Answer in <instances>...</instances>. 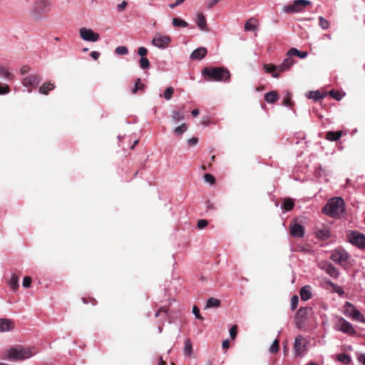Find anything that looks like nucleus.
Listing matches in <instances>:
<instances>
[{
	"label": "nucleus",
	"mask_w": 365,
	"mask_h": 365,
	"mask_svg": "<svg viewBox=\"0 0 365 365\" xmlns=\"http://www.w3.org/2000/svg\"><path fill=\"white\" fill-rule=\"evenodd\" d=\"M202 75L207 81L228 82L230 78V71L223 67H205L202 71Z\"/></svg>",
	"instance_id": "1"
},
{
	"label": "nucleus",
	"mask_w": 365,
	"mask_h": 365,
	"mask_svg": "<svg viewBox=\"0 0 365 365\" xmlns=\"http://www.w3.org/2000/svg\"><path fill=\"white\" fill-rule=\"evenodd\" d=\"M31 68L28 66H24L20 69L21 76V80L24 86L36 89L41 81V76L35 73H31Z\"/></svg>",
	"instance_id": "2"
},
{
	"label": "nucleus",
	"mask_w": 365,
	"mask_h": 365,
	"mask_svg": "<svg viewBox=\"0 0 365 365\" xmlns=\"http://www.w3.org/2000/svg\"><path fill=\"white\" fill-rule=\"evenodd\" d=\"M344 201L341 197H333L322 208V212L331 217H338L344 212Z\"/></svg>",
	"instance_id": "3"
},
{
	"label": "nucleus",
	"mask_w": 365,
	"mask_h": 365,
	"mask_svg": "<svg viewBox=\"0 0 365 365\" xmlns=\"http://www.w3.org/2000/svg\"><path fill=\"white\" fill-rule=\"evenodd\" d=\"M295 61L292 56L289 55V51L286 54L285 58L282 63L278 66L273 64H265L264 69L267 73H270L274 78H279V73L286 72L294 64Z\"/></svg>",
	"instance_id": "4"
},
{
	"label": "nucleus",
	"mask_w": 365,
	"mask_h": 365,
	"mask_svg": "<svg viewBox=\"0 0 365 365\" xmlns=\"http://www.w3.org/2000/svg\"><path fill=\"white\" fill-rule=\"evenodd\" d=\"M7 359L13 361H19L29 359L36 352L34 348L16 346L11 347L7 351Z\"/></svg>",
	"instance_id": "5"
},
{
	"label": "nucleus",
	"mask_w": 365,
	"mask_h": 365,
	"mask_svg": "<svg viewBox=\"0 0 365 365\" xmlns=\"http://www.w3.org/2000/svg\"><path fill=\"white\" fill-rule=\"evenodd\" d=\"M50 3L48 0H36L31 10V15L36 19H42L49 11Z\"/></svg>",
	"instance_id": "6"
},
{
	"label": "nucleus",
	"mask_w": 365,
	"mask_h": 365,
	"mask_svg": "<svg viewBox=\"0 0 365 365\" xmlns=\"http://www.w3.org/2000/svg\"><path fill=\"white\" fill-rule=\"evenodd\" d=\"M349 242L360 250L365 249V235L359 231H350L347 232Z\"/></svg>",
	"instance_id": "7"
},
{
	"label": "nucleus",
	"mask_w": 365,
	"mask_h": 365,
	"mask_svg": "<svg viewBox=\"0 0 365 365\" xmlns=\"http://www.w3.org/2000/svg\"><path fill=\"white\" fill-rule=\"evenodd\" d=\"M349 257V253L342 247L334 250L330 255V259L340 265L346 263Z\"/></svg>",
	"instance_id": "8"
},
{
	"label": "nucleus",
	"mask_w": 365,
	"mask_h": 365,
	"mask_svg": "<svg viewBox=\"0 0 365 365\" xmlns=\"http://www.w3.org/2000/svg\"><path fill=\"white\" fill-rule=\"evenodd\" d=\"M327 95H329L336 101H340L345 95V93H306V97L314 102H321Z\"/></svg>",
	"instance_id": "9"
},
{
	"label": "nucleus",
	"mask_w": 365,
	"mask_h": 365,
	"mask_svg": "<svg viewBox=\"0 0 365 365\" xmlns=\"http://www.w3.org/2000/svg\"><path fill=\"white\" fill-rule=\"evenodd\" d=\"M309 4L311 1L309 0H295L292 4L284 6L282 10L287 14L298 13Z\"/></svg>",
	"instance_id": "10"
},
{
	"label": "nucleus",
	"mask_w": 365,
	"mask_h": 365,
	"mask_svg": "<svg viewBox=\"0 0 365 365\" xmlns=\"http://www.w3.org/2000/svg\"><path fill=\"white\" fill-rule=\"evenodd\" d=\"M312 313L310 307H301L296 314V325L301 329Z\"/></svg>",
	"instance_id": "11"
},
{
	"label": "nucleus",
	"mask_w": 365,
	"mask_h": 365,
	"mask_svg": "<svg viewBox=\"0 0 365 365\" xmlns=\"http://www.w3.org/2000/svg\"><path fill=\"white\" fill-rule=\"evenodd\" d=\"M79 34L81 38L85 41L96 42L100 38L99 34L95 32L91 29L82 27L79 30Z\"/></svg>",
	"instance_id": "12"
},
{
	"label": "nucleus",
	"mask_w": 365,
	"mask_h": 365,
	"mask_svg": "<svg viewBox=\"0 0 365 365\" xmlns=\"http://www.w3.org/2000/svg\"><path fill=\"white\" fill-rule=\"evenodd\" d=\"M345 314L355 321L365 322L364 316L349 302H346L345 304Z\"/></svg>",
	"instance_id": "13"
},
{
	"label": "nucleus",
	"mask_w": 365,
	"mask_h": 365,
	"mask_svg": "<svg viewBox=\"0 0 365 365\" xmlns=\"http://www.w3.org/2000/svg\"><path fill=\"white\" fill-rule=\"evenodd\" d=\"M170 42L171 38L170 36H163L159 34L155 35L152 39L151 43L158 48L165 49Z\"/></svg>",
	"instance_id": "14"
},
{
	"label": "nucleus",
	"mask_w": 365,
	"mask_h": 365,
	"mask_svg": "<svg viewBox=\"0 0 365 365\" xmlns=\"http://www.w3.org/2000/svg\"><path fill=\"white\" fill-rule=\"evenodd\" d=\"M319 267L324 270L330 277L336 278L339 276V270L330 262L322 261L319 264Z\"/></svg>",
	"instance_id": "15"
},
{
	"label": "nucleus",
	"mask_w": 365,
	"mask_h": 365,
	"mask_svg": "<svg viewBox=\"0 0 365 365\" xmlns=\"http://www.w3.org/2000/svg\"><path fill=\"white\" fill-rule=\"evenodd\" d=\"M306 339L302 335H299L295 338L294 349L296 355H301L305 350Z\"/></svg>",
	"instance_id": "16"
},
{
	"label": "nucleus",
	"mask_w": 365,
	"mask_h": 365,
	"mask_svg": "<svg viewBox=\"0 0 365 365\" xmlns=\"http://www.w3.org/2000/svg\"><path fill=\"white\" fill-rule=\"evenodd\" d=\"M290 235L294 237H303L304 229L302 225L297 222H292L289 225Z\"/></svg>",
	"instance_id": "17"
},
{
	"label": "nucleus",
	"mask_w": 365,
	"mask_h": 365,
	"mask_svg": "<svg viewBox=\"0 0 365 365\" xmlns=\"http://www.w3.org/2000/svg\"><path fill=\"white\" fill-rule=\"evenodd\" d=\"M340 330L349 335H354L356 334V331L351 324L344 319L340 320Z\"/></svg>",
	"instance_id": "18"
},
{
	"label": "nucleus",
	"mask_w": 365,
	"mask_h": 365,
	"mask_svg": "<svg viewBox=\"0 0 365 365\" xmlns=\"http://www.w3.org/2000/svg\"><path fill=\"white\" fill-rule=\"evenodd\" d=\"M14 328V322L9 319H0V332L9 331Z\"/></svg>",
	"instance_id": "19"
},
{
	"label": "nucleus",
	"mask_w": 365,
	"mask_h": 365,
	"mask_svg": "<svg viewBox=\"0 0 365 365\" xmlns=\"http://www.w3.org/2000/svg\"><path fill=\"white\" fill-rule=\"evenodd\" d=\"M207 53V50L205 47H199L195 49L190 54V58L192 60H202L205 57Z\"/></svg>",
	"instance_id": "20"
},
{
	"label": "nucleus",
	"mask_w": 365,
	"mask_h": 365,
	"mask_svg": "<svg viewBox=\"0 0 365 365\" xmlns=\"http://www.w3.org/2000/svg\"><path fill=\"white\" fill-rule=\"evenodd\" d=\"M197 27L203 31H208L209 29L207 26V21L205 16L202 12H198L197 14V21H196Z\"/></svg>",
	"instance_id": "21"
},
{
	"label": "nucleus",
	"mask_w": 365,
	"mask_h": 365,
	"mask_svg": "<svg viewBox=\"0 0 365 365\" xmlns=\"http://www.w3.org/2000/svg\"><path fill=\"white\" fill-rule=\"evenodd\" d=\"M0 78L4 79L8 82L11 81L14 78V75L9 71V70L4 66L0 67Z\"/></svg>",
	"instance_id": "22"
},
{
	"label": "nucleus",
	"mask_w": 365,
	"mask_h": 365,
	"mask_svg": "<svg viewBox=\"0 0 365 365\" xmlns=\"http://www.w3.org/2000/svg\"><path fill=\"white\" fill-rule=\"evenodd\" d=\"M288 51L289 56H297L302 59L307 58L308 56V53L307 51H300L297 48H292Z\"/></svg>",
	"instance_id": "23"
},
{
	"label": "nucleus",
	"mask_w": 365,
	"mask_h": 365,
	"mask_svg": "<svg viewBox=\"0 0 365 365\" xmlns=\"http://www.w3.org/2000/svg\"><path fill=\"white\" fill-rule=\"evenodd\" d=\"M312 294L309 291V287L305 286L300 290V297L302 300L307 301L311 298Z\"/></svg>",
	"instance_id": "24"
},
{
	"label": "nucleus",
	"mask_w": 365,
	"mask_h": 365,
	"mask_svg": "<svg viewBox=\"0 0 365 365\" xmlns=\"http://www.w3.org/2000/svg\"><path fill=\"white\" fill-rule=\"evenodd\" d=\"M341 136V131L333 132L329 131L327 133L326 138L327 140L331 141H336L339 140Z\"/></svg>",
	"instance_id": "25"
},
{
	"label": "nucleus",
	"mask_w": 365,
	"mask_h": 365,
	"mask_svg": "<svg viewBox=\"0 0 365 365\" xmlns=\"http://www.w3.org/2000/svg\"><path fill=\"white\" fill-rule=\"evenodd\" d=\"M294 207V202L291 198H286L283 202L282 208L286 211L292 210Z\"/></svg>",
	"instance_id": "26"
},
{
	"label": "nucleus",
	"mask_w": 365,
	"mask_h": 365,
	"mask_svg": "<svg viewBox=\"0 0 365 365\" xmlns=\"http://www.w3.org/2000/svg\"><path fill=\"white\" fill-rule=\"evenodd\" d=\"M172 24L175 27H182L185 28L188 26V23L183 19L180 18H173L172 20Z\"/></svg>",
	"instance_id": "27"
},
{
	"label": "nucleus",
	"mask_w": 365,
	"mask_h": 365,
	"mask_svg": "<svg viewBox=\"0 0 365 365\" xmlns=\"http://www.w3.org/2000/svg\"><path fill=\"white\" fill-rule=\"evenodd\" d=\"M9 286L11 289L14 291L16 290L19 288V277L16 274H13L9 280Z\"/></svg>",
	"instance_id": "28"
},
{
	"label": "nucleus",
	"mask_w": 365,
	"mask_h": 365,
	"mask_svg": "<svg viewBox=\"0 0 365 365\" xmlns=\"http://www.w3.org/2000/svg\"><path fill=\"white\" fill-rule=\"evenodd\" d=\"M220 306V301L216 298L210 297L207 299L205 308L219 307Z\"/></svg>",
	"instance_id": "29"
},
{
	"label": "nucleus",
	"mask_w": 365,
	"mask_h": 365,
	"mask_svg": "<svg viewBox=\"0 0 365 365\" xmlns=\"http://www.w3.org/2000/svg\"><path fill=\"white\" fill-rule=\"evenodd\" d=\"M56 88V86L53 83L51 82H46L42 84L41 86H40L38 91H50L52 90H54Z\"/></svg>",
	"instance_id": "30"
},
{
	"label": "nucleus",
	"mask_w": 365,
	"mask_h": 365,
	"mask_svg": "<svg viewBox=\"0 0 365 365\" xmlns=\"http://www.w3.org/2000/svg\"><path fill=\"white\" fill-rule=\"evenodd\" d=\"M184 354L189 356L192 354V346L190 339H186L185 341Z\"/></svg>",
	"instance_id": "31"
},
{
	"label": "nucleus",
	"mask_w": 365,
	"mask_h": 365,
	"mask_svg": "<svg viewBox=\"0 0 365 365\" xmlns=\"http://www.w3.org/2000/svg\"><path fill=\"white\" fill-rule=\"evenodd\" d=\"M337 360L344 364H349L351 361V357L346 354H339L337 355Z\"/></svg>",
	"instance_id": "32"
},
{
	"label": "nucleus",
	"mask_w": 365,
	"mask_h": 365,
	"mask_svg": "<svg viewBox=\"0 0 365 365\" xmlns=\"http://www.w3.org/2000/svg\"><path fill=\"white\" fill-rule=\"evenodd\" d=\"M278 99L277 93H266L264 100L268 103H273Z\"/></svg>",
	"instance_id": "33"
},
{
	"label": "nucleus",
	"mask_w": 365,
	"mask_h": 365,
	"mask_svg": "<svg viewBox=\"0 0 365 365\" xmlns=\"http://www.w3.org/2000/svg\"><path fill=\"white\" fill-rule=\"evenodd\" d=\"M139 63H140V67L143 70L148 69L150 66V61L146 57H141L140 58Z\"/></svg>",
	"instance_id": "34"
},
{
	"label": "nucleus",
	"mask_w": 365,
	"mask_h": 365,
	"mask_svg": "<svg viewBox=\"0 0 365 365\" xmlns=\"http://www.w3.org/2000/svg\"><path fill=\"white\" fill-rule=\"evenodd\" d=\"M319 24L323 30H327L329 27V22L323 16L319 17Z\"/></svg>",
	"instance_id": "35"
},
{
	"label": "nucleus",
	"mask_w": 365,
	"mask_h": 365,
	"mask_svg": "<svg viewBox=\"0 0 365 365\" xmlns=\"http://www.w3.org/2000/svg\"><path fill=\"white\" fill-rule=\"evenodd\" d=\"M115 53L118 55H126L128 53V49L126 46H120L116 47Z\"/></svg>",
	"instance_id": "36"
},
{
	"label": "nucleus",
	"mask_w": 365,
	"mask_h": 365,
	"mask_svg": "<svg viewBox=\"0 0 365 365\" xmlns=\"http://www.w3.org/2000/svg\"><path fill=\"white\" fill-rule=\"evenodd\" d=\"M144 89V85L140 83V79L137 78V80L135 82L134 88L131 90V91L135 92L138 91H143Z\"/></svg>",
	"instance_id": "37"
},
{
	"label": "nucleus",
	"mask_w": 365,
	"mask_h": 365,
	"mask_svg": "<svg viewBox=\"0 0 365 365\" xmlns=\"http://www.w3.org/2000/svg\"><path fill=\"white\" fill-rule=\"evenodd\" d=\"M82 302L86 304H91L93 306H96L98 304V301L95 298L91 297H83Z\"/></svg>",
	"instance_id": "38"
},
{
	"label": "nucleus",
	"mask_w": 365,
	"mask_h": 365,
	"mask_svg": "<svg viewBox=\"0 0 365 365\" xmlns=\"http://www.w3.org/2000/svg\"><path fill=\"white\" fill-rule=\"evenodd\" d=\"M279 341L278 339H275L269 348V351L271 353H277L279 351Z\"/></svg>",
	"instance_id": "39"
},
{
	"label": "nucleus",
	"mask_w": 365,
	"mask_h": 365,
	"mask_svg": "<svg viewBox=\"0 0 365 365\" xmlns=\"http://www.w3.org/2000/svg\"><path fill=\"white\" fill-rule=\"evenodd\" d=\"M172 118L174 121L178 122L182 120L184 118V115L178 111H174L173 113Z\"/></svg>",
	"instance_id": "40"
},
{
	"label": "nucleus",
	"mask_w": 365,
	"mask_h": 365,
	"mask_svg": "<svg viewBox=\"0 0 365 365\" xmlns=\"http://www.w3.org/2000/svg\"><path fill=\"white\" fill-rule=\"evenodd\" d=\"M245 29L247 31H254L256 29V26L250 22V20L246 21Z\"/></svg>",
	"instance_id": "41"
},
{
	"label": "nucleus",
	"mask_w": 365,
	"mask_h": 365,
	"mask_svg": "<svg viewBox=\"0 0 365 365\" xmlns=\"http://www.w3.org/2000/svg\"><path fill=\"white\" fill-rule=\"evenodd\" d=\"M298 303H299V298L297 295H294L292 296V299H291V309L292 310H294L297 305H298Z\"/></svg>",
	"instance_id": "42"
},
{
	"label": "nucleus",
	"mask_w": 365,
	"mask_h": 365,
	"mask_svg": "<svg viewBox=\"0 0 365 365\" xmlns=\"http://www.w3.org/2000/svg\"><path fill=\"white\" fill-rule=\"evenodd\" d=\"M187 130V125L183 123L181 125L177 127L175 129V134L177 135H181L182 134L185 130Z\"/></svg>",
	"instance_id": "43"
},
{
	"label": "nucleus",
	"mask_w": 365,
	"mask_h": 365,
	"mask_svg": "<svg viewBox=\"0 0 365 365\" xmlns=\"http://www.w3.org/2000/svg\"><path fill=\"white\" fill-rule=\"evenodd\" d=\"M168 312V307H166V306H163V307H161L158 311L157 312L155 313V317H160L162 314H163L165 316L167 314Z\"/></svg>",
	"instance_id": "44"
},
{
	"label": "nucleus",
	"mask_w": 365,
	"mask_h": 365,
	"mask_svg": "<svg viewBox=\"0 0 365 365\" xmlns=\"http://www.w3.org/2000/svg\"><path fill=\"white\" fill-rule=\"evenodd\" d=\"M221 0H207L205 1V6L207 9H211L215 5L219 3Z\"/></svg>",
	"instance_id": "45"
},
{
	"label": "nucleus",
	"mask_w": 365,
	"mask_h": 365,
	"mask_svg": "<svg viewBox=\"0 0 365 365\" xmlns=\"http://www.w3.org/2000/svg\"><path fill=\"white\" fill-rule=\"evenodd\" d=\"M204 179L207 182H209L210 184H214L215 182V177L210 173H206L204 175Z\"/></svg>",
	"instance_id": "46"
},
{
	"label": "nucleus",
	"mask_w": 365,
	"mask_h": 365,
	"mask_svg": "<svg viewBox=\"0 0 365 365\" xmlns=\"http://www.w3.org/2000/svg\"><path fill=\"white\" fill-rule=\"evenodd\" d=\"M230 337L232 340L235 339L237 334V326L234 325L230 329Z\"/></svg>",
	"instance_id": "47"
},
{
	"label": "nucleus",
	"mask_w": 365,
	"mask_h": 365,
	"mask_svg": "<svg viewBox=\"0 0 365 365\" xmlns=\"http://www.w3.org/2000/svg\"><path fill=\"white\" fill-rule=\"evenodd\" d=\"M192 313L195 314V316L197 319H200V320L203 319V317H202V315L200 313V309L195 305L193 306V307H192Z\"/></svg>",
	"instance_id": "48"
},
{
	"label": "nucleus",
	"mask_w": 365,
	"mask_h": 365,
	"mask_svg": "<svg viewBox=\"0 0 365 365\" xmlns=\"http://www.w3.org/2000/svg\"><path fill=\"white\" fill-rule=\"evenodd\" d=\"M148 51L145 47L140 46L138 49V54L141 57H145L147 55Z\"/></svg>",
	"instance_id": "49"
},
{
	"label": "nucleus",
	"mask_w": 365,
	"mask_h": 365,
	"mask_svg": "<svg viewBox=\"0 0 365 365\" xmlns=\"http://www.w3.org/2000/svg\"><path fill=\"white\" fill-rule=\"evenodd\" d=\"M127 6H128V2L125 0H123L120 4H118L117 5L118 11L121 12V11H124Z\"/></svg>",
	"instance_id": "50"
},
{
	"label": "nucleus",
	"mask_w": 365,
	"mask_h": 365,
	"mask_svg": "<svg viewBox=\"0 0 365 365\" xmlns=\"http://www.w3.org/2000/svg\"><path fill=\"white\" fill-rule=\"evenodd\" d=\"M32 279L30 277H25L23 280V286L24 287H29L31 286Z\"/></svg>",
	"instance_id": "51"
},
{
	"label": "nucleus",
	"mask_w": 365,
	"mask_h": 365,
	"mask_svg": "<svg viewBox=\"0 0 365 365\" xmlns=\"http://www.w3.org/2000/svg\"><path fill=\"white\" fill-rule=\"evenodd\" d=\"M317 236L319 237L328 238L329 237V233L326 230H319L317 232Z\"/></svg>",
	"instance_id": "52"
},
{
	"label": "nucleus",
	"mask_w": 365,
	"mask_h": 365,
	"mask_svg": "<svg viewBox=\"0 0 365 365\" xmlns=\"http://www.w3.org/2000/svg\"><path fill=\"white\" fill-rule=\"evenodd\" d=\"M207 224H208L207 220H200L197 222V227L199 229H202V228L205 227L207 225Z\"/></svg>",
	"instance_id": "53"
},
{
	"label": "nucleus",
	"mask_w": 365,
	"mask_h": 365,
	"mask_svg": "<svg viewBox=\"0 0 365 365\" xmlns=\"http://www.w3.org/2000/svg\"><path fill=\"white\" fill-rule=\"evenodd\" d=\"M287 93L288 94L287 95V96L284 98V99L283 101V103L286 106H292L291 96H289V93Z\"/></svg>",
	"instance_id": "54"
},
{
	"label": "nucleus",
	"mask_w": 365,
	"mask_h": 365,
	"mask_svg": "<svg viewBox=\"0 0 365 365\" xmlns=\"http://www.w3.org/2000/svg\"><path fill=\"white\" fill-rule=\"evenodd\" d=\"M185 0H175V1L173 4H169V7L170 9H174L175 8L176 6L180 5L181 4H182Z\"/></svg>",
	"instance_id": "55"
},
{
	"label": "nucleus",
	"mask_w": 365,
	"mask_h": 365,
	"mask_svg": "<svg viewBox=\"0 0 365 365\" xmlns=\"http://www.w3.org/2000/svg\"><path fill=\"white\" fill-rule=\"evenodd\" d=\"M91 57L94 60H98L100 57V53L98 51H92L90 54Z\"/></svg>",
	"instance_id": "56"
},
{
	"label": "nucleus",
	"mask_w": 365,
	"mask_h": 365,
	"mask_svg": "<svg viewBox=\"0 0 365 365\" xmlns=\"http://www.w3.org/2000/svg\"><path fill=\"white\" fill-rule=\"evenodd\" d=\"M357 359H358L359 362L361 363L363 365H365V354H360L358 356Z\"/></svg>",
	"instance_id": "57"
},
{
	"label": "nucleus",
	"mask_w": 365,
	"mask_h": 365,
	"mask_svg": "<svg viewBox=\"0 0 365 365\" xmlns=\"http://www.w3.org/2000/svg\"><path fill=\"white\" fill-rule=\"evenodd\" d=\"M187 142L190 145H195L198 143V138L194 137L189 139Z\"/></svg>",
	"instance_id": "58"
},
{
	"label": "nucleus",
	"mask_w": 365,
	"mask_h": 365,
	"mask_svg": "<svg viewBox=\"0 0 365 365\" xmlns=\"http://www.w3.org/2000/svg\"><path fill=\"white\" fill-rule=\"evenodd\" d=\"M222 346L223 349H227L230 347V341L228 339H225L222 341Z\"/></svg>",
	"instance_id": "59"
},
{
	"label": "nucleus",
	"mask_w": 365,
	"mask_h": 365,
	"mask_svg": "<svg viewBox=\"0 0 365 365\" xmlns=\"http://www.w3.org/2000/svg\"><path fill=\"white\" fill-rule=\"evenodd\" d=\"M172 94L173 93H163V95L160 94V96H163L165 100L168 101L172 98Z\"/></svg>",
	"instance_id": "60"
},
{
	"label": "nucleus",
	"mask_w": 365,
	"mask_h": 365,
	"mask_svg": "<svg viewBox=\"0 0 365 365\" xmlns=\"http://www.w3.org/2000/svg\"><path fill=\"white\" fill-rule=\"evenodd\" d=\"M0 91H10L9 86L4 85V86H0Z\"/></svg>",
	"instance_id": "61"
},
{
	"label": "nucleus",
	"mask_w": 365,
	"mask_h": 365,
	"mask_svg": "<svg viewBox=\"0 0 365 365\" xmlns=\"http://www.w3.org/2000/svg\"><path fill=\"white\" fill-rule=\"evenodd\" d=\"M200 113V110L198 109H194L192 111V115L193 117H197Z\"/></svg>",
	"instance_id": "62"
},
{
	"label": "nucleus",
	"mask_w": 365,
	"mask_h": 365,
	"mask_svg": "<svg viewBox=\"0 0 365 365\" xmlns=\"http://www.w3.org/2000/svg\"><path fill=\"white\" fill-rule=\"evenodd\" d=\"M207 210H215V209L214 205L210 202H207Z\"/></svg>",
	"instance_id": "63"
},
{
	"label": "nucleus",
	"mask_w": 365,
	"mask_h": 365,
	"mask_svg": "<svg viewBox=\"0 0 365 365\" xmlns=\"http://www.w3.org/2000/svg\"><path fill=\"white\" fill-rule=\"evenodd\" d=\"M158 365H166V362L163 359L162 357L159 359V364Z\"/></svg>",
	"instance_id": "64"
}]
</instances>
